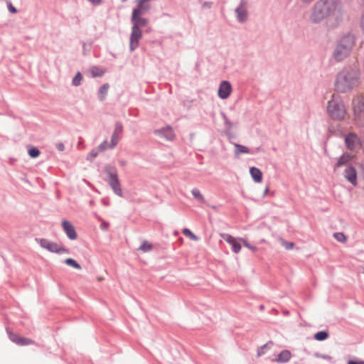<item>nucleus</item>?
<instances>
[{
  "mask_svg": "<svg viewBox=\"0 0 364 364\" xmlns=\"http://www.w3.org/2000/svg\"><path fill=\"white\" fill-rule=\"evenodd\" d=\"M347 364H364V360H349Z\"/></svg>",
  "mask_w": 364,
  "mask_h": 364,
  "instance_id": "obj_43",
  "label": "nucleus"
},
{
  "mask_svg": "<svg viewBox=\"0 0 364 364\" xmlns=\"http://www.w3.org/2000/svg\"><path fill=\"white\" fill-rule=\"evenodd\" d=\"M183 233L186 237H189L190 239L193 240H198V237L188 228H184L183 230Z\"/></svg>",
  "mask_w": 364,
  "mask_h": 364,
  "instance_id": "obj_34",
  "label": "nucleus"
},
{
  "mask_svg": "<svg viewBox=\"0 0 364 364\" xmlns=\"http://www.w3.org/2000/svg\"><path fill=\"white\" fill-rule=\"evenodd\" d=\"M28 154L31 159H36L41 154V151L38 147L29 146L28 148Z\"/></svg>",
  "mask_w": 364,
  "mask_h": 364,
  "instance_id": "obj_26",
  "label": "nucleus"
},
{
  "mask_svg": "<svg viewBox=\"0 0 364 364\" xmlns=\"http://www.w3.org/2000/svg\"><path fill=\"white\" fill-rule=\"evenodd\" d=\"M329 337V333L328 331L323 330L316 332L314 335V338L318 341H323Z\"/></svg>",
  "mask_w": 364,
  "mask_h": 364,
  "instance_id": "obj_23",
  "label": "nucleus"
},
{
  "mask_svg": "<svg viewBox=\"0 0 364 364\" xmlns=\"http://www.w3.org/2000/svg\"><path fill=\"white\" fill-rule=\"evenodd\" d=\"M155 132L161 138L166 139L167 141H173L175 138V134L173 129L170 126L163 127L156 130Z\"/></svg>",
  "mask_w": 364,
  "mask_h": 364,
  "instance_id": "obj_15",
  "label": "nucleus"
},
{
  "mask_svg": "<svg viewBox=\"0 0 364 364\" xmlns=\"http://www.w3.org/2000/svg\"><path fill=\"white\" fill-rule=\"evenodd\" d=\"M250 173L252 178V180L255 183H261L263 179V173L262 171L255 166H252L250 168Z\"/></svg>",
  "mask_w": 364,
  "mask_h": 364,
  "instance_id": "obj_19",
  "label": "nucleus"
},
{
  "mask_svg": "<svg viewBox=\"0 0 364 364\" xmlns=\"http://www.w3.org/2000/svg\"><path fill=\"white\" fill-rule=\"evenodd\" d=\"M314 356L316 358H323V359H325V360H331V356L328 355H326V354H322V353H314Z\"/></svg>",
  "mask_w": 364,
  "mask_h": 364,
  "instance_id": "obj_40",
  "label": "nucleus"
},
{
  "mask_svg": "<svg viewBox=\"0 0 364 364\" xmlns=\"http://www.w3.org/2000/svg\"><path fill=\"white\" fill-rule=\"evenodd\" d=\"M352 157L348 152H344L338 159L337 163L335 165V168L343 166L348 164L351 160Z\"/></svg>",
  "mask_w": 364,
  "mask_h": 364,
  "instance_id": "obj_20",
  "label": "nucleus"
},
{
  "mask_svg": "<svg viewBox=\"0 0 364 364\" xmlns=\"http://www.w3.org/2000/svg\"><path fill=\"white\" fill-rule=\"evenodd\" d=\"M333 237L338 242H345L347 240L346 235L342 232H335Z\"/></svg>",
  "mask_w": 364,
  "mask_h": 364,
  "instance_id": "obj_32",
  "label": "nucleus"
},
{
  "mask_svg": "<svg viewBox=\"0 0 364 364\" xmlns=\"http://www.w3.org/2000/svg\"><path fill=\"white\" fill-rule=\"evenodd\" d=\"M94 5H99L102 3V0H89Z\"/></svg>",
  "mask_w": 364,
  "mask_h": 364,
  "instance_id": "obj_49",
  "label": "nucleus"
},
{
  "mask_svg": "<svg viewBox=\"0 0 364 364\" xmlns=\"http://www.w3.org/2000/svg\"><path fill=\"white\" fill-rule=\"evenodd\" d=\"M18 341L17 345L21 346H28L34 343L33 340L23 337H21V338L18 339Z\"/></svg>",
  "mask_w": 364,
  "mask_h": 364,
  "instance_id": "obj_35",
  "label": "nucleus"
},
{
  "mask_svg": "<svg viewBox=\"0 0 364 364\" xmlns=\"http://www.w3.org/2000/svg\"><path fill=\"white\" fill-rule=\"evenodd\" d=\"M7 333H9V339L14 343L16 344H18V339L21 338V336H20L17 333H11V331H9L8 329H7Z\"/></svg>",
  "mask_w": 364,
  "mask_h": 364,
  "instance_id": "obj_36",
  "label": "nucleus"
},
{
  "mask_svg": "<svg viewBox=\"0 0 364 364\" xmlns=\"http://www.w3.org/2000/svg\"><path fill=\"white\" fill-rule=\"evenodd\" d=\"M224 240L232 246V250L235 253H238L241 250V244L237 240L235 237L230 235H225L223 237Z\"/></svg>",
  "mask_w": 364,
  "mask_h": 364,
  "instance_id": "obj_16",
  "label": "nucleus"
},
{
  "mask_svg": "<svg viewBox=\"0 0 364 364\" xmlns=\"http://www.w3.org/2000/svg\"><path fill=\"white\" fill-rule=\"evenodd\" d=\"M131 21L132 28L136 29H141V27H145L149 23L148 19L142 17L141 15L134 14H132Z\"/></svg>",
  "mask_w": 364,
  "mask_h": 364,
  "instance_id": "obj_14",
  "label": "nucleus"
},
{
  "mask_svg": "<svg viewBox=\"0 0 364 364\" xmlns=\"http://www.w3.org/2000/svg\"><path fill=\"white\" fill-rule=\"evenodd\" d=\"M127 0H121L122 2H126Z\"/></svg>",
  "mask_w": 364,
  "mask_h": 364,
  "instance_id": "obj_55",
  "label": "nucleus"
},
{
  "mask_svg": "<svg viewBox=\"0 0 364 364\" xmlns=\"http://www.w3.org/2000/svg\"><path fill=\"white\" fill-rule=\"evenodd\" d=\"M247 0H240L235 10L237 20L239 23H245L247 20L248 12L246 9Z\"/></svg>",
  "mask_w": 364,
  "mask_h": 364,
  "instance_id": "obj_8",
  "label": "nucleus"
},
{
  "mask_svg": "<svg viewBox=\"0 0 364 364\" xmlns=\"http://www.w3.org/2000/svg\"><path fill=\"white\" fill-rule=\"evenodd\" d=\"M104 172L107 175L108 177L106 179V181L110 186L114 194L119 197H122L123 193L116 167L110 164L107 165L104 168Z\"/></svg>",
  "mask_w": 364,
  "mask_h": 364,
  "instance_id": "obj_5",
  "label": "nucleus"
},
{
  "mask_svg": "<svg viewBox=\"0 0 364 364\" xmlns=\"http://www.w3.org/2000/svg\"><path fill=\"white\" fill-rule=\"evenodd\" d=\"M235 154H250V150L248 147L244 146V145H242V144H235Z\"/></svg>",
  "mask_w": 364,
  "mask_h": 364,
  "instance_id": "obj_27",
  "label": "nucleus"
},
{
  "mask_svg": "<svg viewBox=\"0 0 364 364\" xmlns=\"http://www.w3.org/2000/svg\"><path fill=\"white\" fill-rule=\"evenodd\" d=\"M55 147L59 151H63L65 150V145L63 142L56 143Z\"/></svg>",
  "mask_w": 364,
  "mask_h": 364,
  "instance_id": "obj_42",
  "label": "nucleus"
},
{
  "mask_svg": "<svg viewBox=\"0 0 364 364\" xmlns=\"http://www.w3.org/2000/svg\"><path fill=\"white\" fill-rule=\"evenodd\" d=\"M109 225V223L103 220L100 225V229L102 230H107L108 229Z\"/></svg>",
  "mask_w": 364,
  "mask_h": 364,
  "instance_id": "obj_44",
  "label": "nucleus"
},
{
  "mask_svg": "<svg viewBox=\"0 0 364 364\" xmlns=\"http://www.w3.org/2000/svg\"><path fill=\"white\" fill-rule=\"evenodd\" d=\"M101 202L105 206H109L110 205L109 200L105 198H102Z\"/></svg>",
  "mask_w": 364,
  "mask_h": 364,
  "instance_id": "obj_48",
  "label": "nucleus"
},
{
  "mask_svg": "<svg viewBox=\"0 0 364 364\" xmlns=\"http://www.w3.org/2000/svg\"><path fill=\"white\" fill-rule=\"evenodd\" d=\"M301 1H302L304 3H306V4H308V3L311 2L313 0H301Z\"/></svg>",
  "mask_w": 364,
  "mask_h": 364,
  "instance_id": "obj_52",
  "label": "nucleus"
},
{
  "mask_svg": "<svg viewBox=\"0 0 364 364\" xmlns=\"http://www.w3.org/2000/svg\"><path fill=\"white\" fill-rule=\"evenodd\" d=\"M63 262L65 264H67V265H68L70 267H73L74 269H82L81 265L76 260H75L73 258H67V259H65L64 260Z\"/></svg>",
  "mask_w": 364,
  "mask_h": 364,
  "instance_id": "obj_29",
  "label": "nucleus"
},
{
  "mask_svg": "<svg viewBox=\"0 0 364 364\" xmlns=\"http://www.w3.org/2000/svg\"><path fill=\"white\" fill-rule=\"evenodd\" d=\"M243 245L245 247H246L247 248L251 250L252 252H255L257 250V247H255V246H253L252 245H250L247 240H243Z\"/></svg>",
  "mask_w": 364,
  "mask_h": 364,
  "instance_id": "obj_41",
  "label": "nucleus"
},
{
  "mask_svg": "<svg viewBox=\"0 0 364 364\" xmlns=\"http://www.w3.org/2000/svg\"><path fill=\"white\" fill-rule=\"evenodd\" d=\"M268 191H269V189H268V188L267 187V188H265L264 191V196L267 193Z\"/></svg>",
  "mask_w": 364,
  "mask_h": 364,
  "instance_id": "obj_53",
  "label": "nucleus"
},
{
  "mask_svg": "<svg viewBox=\"0 0 364 364\" xmlns=\"http://www.w3.org/2000/svg\"><path fill=\"white\" fill-rule=\"evenodd\" d=\"M152 248V244L148 242L146 240H144L139 247V250L143 251L144 252H148L151 251Z\"/></svg>",
  "mask_w": 364,
  "mask_h": 364,
  "instance_id": "obj_30",
  "label": "nucleus"
},
{
  "mask_svg": "<svg viewBox=\"0 0 364 364\" xmlns=\"http://www.w3.org/2000/svg\"><path fill=\"white\" fill-rule=\"evenodd\" d=\"M6 6L9 11L11 14H15L18 13L17 9L13 6L11 1L10 0H6Z\"/></svg>",
  "mask_w": 364,
  "mask_h": 364,
  "instance_id": "obj_37",
  "label": "nucleus"
},
{
  "mask_svg": "<svg viewBox=\"0 0 364 364\" xmlns=\"http://www.w3.org/2000/svg\"><path fill=\"white\" fill-rule=\"evenodd\" d=\"M225 125V135L229 138L230 139L232 136V123L229 121L228 122H226L225 124H224Z\"/></svg>",
  "mask_w": 364,
  "mask_h": 364,
  "instance_id": "obj_33",
  "label": "nucleus"
},
{
  "mask_svg": "<svg viewBox=\"0 0 364 364\" xmlns=\"http://www.w3.org/2000/svg\"><path fill=\"white\" fill-rule=\"evenodd\" d=\"M36 241L39 245L52 253L61 254H69V249L60 247L56 242H51L46 238H36Z\"/></svg>",
  "mask_w": 364,
  "mask_h": 364,
  "instance_id": "obj_6",
  "label": "nucleus"
},
{
  "mask_svg": "<svg viewBox=\"0 0 364 364\" xmlns=\"http://www.w3.org/2000/svg\"><path fill=\"white\" fill-rule=\"evenodd\" d=\"M273 346L272 341H268L264 345L257 348V356L259 357L267 353V351Z\"/></svg>",
  "mask_w": 364,
  "mask_h": 364,
  "instance_id": "obj_25",
  "label": "nucleus"
},
{
  "mask_svg": "<svg viewBox=\"0 0 364 364\" xmlns=\"http://www.w3.org/2000/svg\"><path fill=\"white\" fill-rule=\"evenodd\" d=\"M213 5V3L210 1H205L203 4V8L204 9H210Z\"/></svg>",
  "mask_w": 364,
  "mask_h": 364,
  "instance_id": "obj_46",
  "label": "nucleus"
},
{
  "mask_svg": "<svg viewBox=\"0 0 364 364\" xmlns=\"http://www.w3.org/2000/svg\"><path fill=\"white\" fill-rule=\"evenodd\" d=\"M232 90L231 83L228 80H223L219 85L218 96L222 100H225L229 97Z\"/></svg>",
  "mask_w": 364,
  "mask_h": 364,
  "instance_id": "obj_9",
  "label": "nucleus"
},
{
  "mask_svg": "<svg viewBox=\"0 0 364 364\" xmlns=\"http://www.w3.org/2000/svg\"><path fill=\"white\" fill-rule=\"evenodd\" d=\"M122 132V123L120 122H116L114 124V129L111 136V141L109 145V149H114L117 146Z\"/></svg>",
  "mask_w": 364,
  "mask_h": 364,
  "instance_id": "obj_10",
  "label": "nucleus"
},
{
  "mask_svg": "<svg viewBox=\"0 0 364 364\" xmlns=\"http://www.w3.org/2000/svg\"><path fill=\"white\" fill-rule=\"evenodd\" d=\"M137 2L136 6L133 9L132 14L142 15L151 9L150 4L144 3L139 0H137Z\"/></svg>",
  "mask_w": 364,
  "mask_h": 364,
  "instance_id": "obj_18",
  "label": "nucleus"
},
{
  "mask_svg": "<svg viewBox=\"0 0 364 364\" xmlns=\"http://www.w3.org/2000/svg\"><path fill=\"white\" fill-rule=\"evenodd\" d=\"M355 43L353 35L347 33L338 42L333 53V57L337 62L343 60L351 52Z\"/></svg>",
  "mask_w": 364,
  "mask_h": 364,
  "instance_id": "obj_3",
  "label": "nucleus"
},
{
  "mask_svg": "<svg viewBox=\"0 0 364 364\" xmlns=\"http://www.w3.org/2000/svg\"><path fill=\"white\" fill-rule=\"evenodd\" d=\"M191 193L194 198L197 200L198 202L204 203L205 202V198L200 193V191L199 189L194 188L191 190Z\"/></svg>",
  "mask_w": 364,
  "mask_h": 364,
  "instance_id": "obj_28",
  "label": "nucleus"
},
{
  "mask_svg": "<svg viewBox=\"0 0 364 364\" xmlns=\"http://www.w3.org/2000/svg\"><path fill=\"white\" fill-rule=\"evenodd\" d=\"M259 308L262 309L264 308L263 305H261Z\"/></svg>",
  "mask_w": 364,
  "mask_h": 364,
  "instance_id": "obj_54",
  "label": "nucleus"
},
{
  "mask_svg": "<svg viewBox=\"0 0 364 364\" xmlns=\"http://www.w3.org/2000/svg\"><path fill=\"white\" fill-rule=\"evenodd\" d=\"M109 144H108L107 141V140H104L98 146V151H100V152L105 151L107 148H109Z\"/></svg>",
  "mask_w": 364,
  "mask_h": 364,
  "instance_id": "obj_39",
  "label": "nucleus"
},
{
  "mask_svg": "<svg viewBox=\"0 0 364 364\" xmlns=\"http://www.w3.org/2000/svg\"><path fill=\"white\" fill-rule=\"evenodd\" d=\"M361 28H362V30L364 33V14L362 16V20H361Z\"/></svg>",
  "mask_w": 364,
  "mask_h": 364,
  "instance_id": "obj_50",
  "label": "nucleus"
},
{
  "mask_svg": "<svg viewBox=\"0 0 364 364\" xmlns=\"http://www.w3.org/2000/svg\"><path fill=\"white\" fill-rule=\"evenodd\" d=\"M284 246L287 250H291L294 247V243L291 242H286Z\"/></svg>",
  "mask_w": 364,
  "mask_h": 364,
  "instance_id": "obj_45",
  "label": "nucleus"
},
{
  "mask_svg": "<svg viewBox=\"0 0 364 364\" xmlns=\"http://www.w3.org/2000/svg\"><path fill=\"white\" fill-rule=\"evenodd\" d=\"M109 88V85L108 83H105L100 87L98 90V98L101 102L105 100Z\"/></svg>",
  "mask_w": 364,
  "mask_h": 364,
  "instance_id": "obj_22",
  "label": "nucleus"
},
{
  "mask_svg": "<svg viewBox=\"0 0 364 364\" xmlns=\"http://www.w3.org/2000/svg\"><path fill=\"white\" fill-rule=\"evenodd\" d=\"M141 37V30L132 27V32L129 37V50L131 52L134 51L138 47L139 39Z\"/></svg>",
  "mask_w": 364,
  "mask_h": 364,
  "instance_id": "obj_11",
  "label": "nucleus"
},
{
  "mask_svg": "<svg viewBox=\"0 0 364 364\" xmlns=\"http://www.w3.org/2000/svg\"><path fill=\"white\" fill-rule=\"evenodd\" d=\"M331 16L329 27L337 28L343 21V12L339 0H318L313 6L309 20L313 23H320L324 19Z\"/></svg>",
  "mask_w": 364,
  "mask_h": 364,
  "instance_id": "obj_1",
  "label": "nucleus"
},
{
  "mask_svg": "<svg viewBox=\"0 0 364 364\" xmlns=\"http://www.w3.org/2000/svg\"><path fill=\"white\" fill-rule=\"evenodd\" d=\"M220 115L222 117V119L224 121V124H225L226 122H228L230 121V119H228V116L226 115V114L225 112H222L220 113Z\"/></svg>",
  "mask_w": 364,
  "mask_h": 364,
  "instance_id": "obj_47",
  "label": "nucleus"
},
{
  "mask_svg": "<svg viewBox=\"0 0 364 364\" xmlns=\"http://www.w3.org/2000/svg\"><path fill=\"white\" fill-rule=\"evenodd\" d=\"M98 152L99 151H97L96 149H92L87 156V160L92 161L97 156Z\"/></svg>",
  "mask_w": 364,
  "mask_h": 364,
  "instance_id": "obj_38",
  "label": "nucleus"
},
{
  "mask_svg": "<svg viewBox=\"0 0 364 364\" xmlns=\"http://www.w3.org/2000/svg\"><path fill=\"white\" fill-rule=\"evenodd\" d=\"M82 80V75L80 72H77L72 80L73 85L77 87L80 85L81 81Z\"/></svg>",
  "mask_w": 364,
  "mask_h": 364,
  "instance_id": "obj_31",
  "label": "nucleus"
},
{
  "mask_svg": "<svg viewBox=\"0 0 364 364\" xmlns=\"http://www.w3.org/2000/svg\"><path fill=\"white\" fill-rule=\"evenodd\" d=\"M354 119L361 126H364V100L357 97L352 102Z\"/></svg>",
  "mask_w": 364,
  "mask_h": 364,
  "instance_id": "obj_7",
  "label": "nucleus"
},
{
  "mask_svg": "<svg viewBox=\"0 0 364 364\" xmlns=\"http://www.w3.org/2000/svg\"><path fill=\"white\" fill-rule=\"evenodd\" d=\"M360 71L355 65H345L336 75L334 90L337 93H348L360 83Z\"/></svg>",
  "mask_w": 364,
  "mask_h": 364,
  "instance_id": "obj_2",
  "label": "nucleus"
},
{
  "mask_svg": "<svg viewBox=\"0 0 364 364\" xmlns=\"http://www.w3.org/2000/svg\"><path fill=\"white\" fill-rule=\"evenodd\" d=\"M343 176L353 186H355L357 181V171L354 166L350 165L344 171Z\"/></svg>",
  "mask_w": 364,
  "mask_h": 364,
  "instance_id": "obj_13",
  "label": "nucleus"
},
{
  "mask_svg": "<svg viewBox=\"0 0 364 364\" xmlns=\"http://www.w3.org/2000/svg\"><path fill=\"white\" fill-rule=\"evenodd\" d=\"M327 113L333 120H343L346 114V110L342 100L338 97L334 98V95H333L332 99L328 102Z\"/></svg>",
  "mask_w": 364,
  "mask_h": 364,
  "instance_id": "obj_4",
  "label": "nucleus"
},
{
  "mask_svg": "<svg viewBox=\"0 0 364 364\" xmlns=\"http://www.w3.org/2000/svg\"><path fill=\"white\" fill-rule=\"evenodd\" d=\"M291 358V352L289 350H283L275 358L272 359V361L278 363H286L290 360Z\"/></svg>",
  "mask_w": 364,
  "mask_h": 364,
  "instance_id": "obj_17",
  "label": "nucleus"
},
{
  "mask_svg": "<svg viewBox=\"0 0 364 364\" xmlns=\"http://www.w3.org/2000/svg\"><path fill=\"white\" fill-rule=\"evenodd\" d=\"M119 163L121 166H125L127 164V162L124 160H120Z\"/></svg>",
  "mask_w": 364,
  "mask_h": 364,
  "instance_id": "obj_51",
  "label": "nucleus"
},
{
  "mask_svg": "<svg viewBox=\"0 0 364 364\" xmlns=\"http://www.w3.org/2000/svg\"><path fill=\"white\" fill-rule=\"evenodd\" d=\"M90 73L92 77H100L105 74V70L98 66H92Z\"/></svg>",
  "mask_w": 364,
  "mask_h": 364,
  "instance_id": "obj_24",
  "label": "nucleus"
},
{
  "mask_svg": "<svg viewBox=\"0 0 364 364\" xmlns=\"http://www.w3.org/2000/svg\"><path fill=\"white\" fill-rule=\"evenodd\" d=\"M62 228L69 240H75L77 239L76 230L74 225L70 221L63 220L62 221Z\"/></svg>",
  "mask_w": 364,
  "mask_h": 364,
  "instance_id": "obj_12",
  "label": "nucleus"
},
{
  "mask_svg": "<svg viewBox=\"0 0 364 364\" xmlns=\"http://www.w3.org/2000/svg\"><path fill=\"white\" fill-rule=\"evenodd\" d=\"M355 134L350 132L345 137V144L348 149H353L355 146V139H357Z\"/></svg>",
  "mask_w": 364,
  "mask_h": 364,
  "instance_id": "obj_21",
  "label": "nucleus"
}]
</instances>
